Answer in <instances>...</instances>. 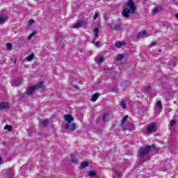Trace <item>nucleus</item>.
I'll use <instances>...</instances> for the list:
<instances>
[{
    "label": "nucleus",
    "instance_id": "obj_1",
    "mask_svg": "<svg viewBox=\"0 0 178 178\" xmlns=\"http://www.w3.org/2000/svg\"><path fill=\"white\" fill-rule=\"evenodd\" d=\"M154 149H155V145H152V146L149 145H147L145 147H140L137 154V156L139 159L138 160L139 163H144V162L147 161V159H143L144 156H146V155H148L149 152L154 151Z\"/></svg>",
    "mask_w": 178,
    "mask_h": 178
},
{
    "label": "nucleus",
    "instance_id": "obj_2",
    "mask_svg": "<svg viewBox=\"0 0 178 178\" xmlns=\"http://www.w3.org/2000/svg\"><path fill=\"white\" fill-rule=\"evenodd\" d=\"M126 6H129V8L127 7L125 8L122 10V15L124 17H130V15L136 12V6H134L133 0H129L128 2L126 3Z\"/></svg>",
    "mask_w": 178,
    "mask_h": 178
},
{
    "label": "nucleus",
    "instance_id": "obj_3",
    "mask_svg": "<svg viewBox=\"0 0 178 178\" xmlns=\"http://www.w3.org/2000/svg\"><path fill=\"white\" fill-rule=\"evenodd\" d=\"M127 119H129V115H125L122 120H121V127L123 130H129V131H133L134 130L135 127L134 124L131 122H127Z\"/></svg>",
    "mask_w": 178,
    "mask_h": 178
},
{
    "label": "nucleus",
    "instance_id": "obj_4",
    "mask_svg": "<svg viewBox=\"0 0 178 178\" xmlns=\"http://www.w3.org/2000/svg\"><path fill=\"white\" fill-rule=\"evenodd\" d=\"M154 130H156V123L152 122L147 127L146 133L149 134V133H152V131H154Z\"/></svg>",
    "mask_w": 178,
    "mask_h": 178
},
{
    "label": "nucleus",
    "instance_id": "obj_5",
    "mask_svg": "<svg viewBox=\"0 0 178 178\" xmlns=\"http://www.w3.org/2000/svg\"><path fill=\"white\" fill-rule=\"evenodd\" d=\"M22 83H23L22 78L18 77L11 82V86L12 87H19Z\"/></svg>",
    "mask_w": 178,
    "mask_h": 178
},
{
    "label": "nucleus",
    "instance_id": "obj_6",
    "mask_svg": "<svg viewBox=\"0 0 178 178\" xmlns=\"http://www.w3.org/2000/svg\"><path fill=\"white\" fill-rule=\"evenodd\" d=\"M65 129H66V130H70L71 131H74V130H76V124H73L72 122H67L65 125Z\"/></svg>",
    "mask_w": 178,
    "mask_h": 178
},
{
    "label": "nucleus",
    "instance_id": "obj_7",
    "mask_svg": "<svg viewBox=\"0 0 178 178\" xmlns=\"http://www.w3.org/2000/svg\"><path fill=\"white\" fill-rule=\"evenodd\" d=\"M64 119L68 123H72V122L74 120V118H73L70 114H65L64 115Z\"/></svg>",
    "mask_w": 178,
    "mask_h": 178
},
{
    "label": "nucleus",
    "instance_id": "obj_8",
    "mask_svg": "<svg viewBox=\"0 0 178 178\" xmlns=\"http://www.w3.org/2000/svg\"><path fill=\"white\" fill-rule=\"evenodd\" d=\"M122 23L121 22H118V23L114 24L113 29L115 31H119L122 30Z\"/></svg>",
    "mask_w": 178,
    "mask_h": 178
},
{
    "label": "nucleus",
    "instance_id": "obj_9",
    "mask_svg": "<svg viewBox=\"0 0 178 178\" xmlns=\"http://www.w3.org/2000/svg\"><path fill=\"white\" fill-rule=\"evenodd\" d=\"M33 88H35V90H42L44 88V82L38 83L36 85L33 86Z\"/></svg>",
    "mask_w": 178,
    "mask_h": 178
},
{
    "label": "nucleus",
    "instance_id": "obj_10",
    "mask_svg": "<svg viewBox=\"0 0 178 178\" xmlns=\"http://www.w3.org/2000/svg\"><path fill=\"white\" fill-rule=\"evenodd\" d=\"M84 26V21L81 20L78 23L73 25V29H79V27H83Z\"/></svg>",
    "mask_w": 178,
    "mask_h": 178
},
{
    "label": "nucleus",
    "instance_id": "obj_11",
    "mask_svg": "<svg viewBox=\"0 0 178 178\" xmlns=\"http://www.w3.org/2000/svg\"><path fill=\"white\" fill-rule=\"evenodd\" d=\"M99 93H95L91 99H90V101H92V102H95V101H97V99H98V98H99Z\"/></svg>",
    "mask_w": 178,
    "mask_h": 178
},
{
    "label": "nucleus",
    "instance_id": "obj_12",
    "mask_svg": "<svg viewBox=\"0 0 178 178\" xmlns=\"http://www.w3.org/2000/svg\"><path fill=\"white\" fill-rule=\"evenodd\" d=\"M145 35H147V31H143V32H140L137 34V38H144Z\"/></svg>",
    "mask_w": 178,
    "mask_h": 178
},
{
    "label": "nucleus",
    "instance_id": "obj_13",
    "mask_svg": "<svg viewBox=\"0 0 178 178\" xmlns=\"http://www.w3.org/2000/svg\"><path fill=\"white\" fill-rule=\"evenodd\" d=\"M92 44H94V45L97 47V48H99V47H102V44L101 43V42H95V38H94L92 40Z\"/></svg>",
    "mask_w": 178,
    "mask_h": 178
},
{
    "label": "nucleus",
    "instance_id": "obj_14",
    "mask_svg": "<svg viewBox=\"0 0 178 178\" xmlns=\"http://www.w3.org/2000/svg\"><path fill=\"white\" fill-rule=\"evenodd\" d=\"M8 20V17L3 15H0V24H2L4 22H6Z\"/></svg>",
    "mask_w": 178,
    "mask_h": 178
},
{
    "label": "nucleus",
    "instance_id": "obj_15",
    "mask_svg": "<svg viewBox=\"0 0 178 178\" xmlns=\"http://www.w3.org/2000/svg\"><path fill=\"white\" fill-rule=\"evenodd\" d=\"M7 108H9V104L3 102L0 104V110L6 109Z\"/></svg>",
    "mask_w": 178,
    "mask_h": 178
},
{
    "label": "nucleus",
    "instance_id": "obj_16",
    "mask_svg": "<svg viewBox=\"0 0 178 178\" xmlns=\"http://www.w3.org/2000/svg\"><path fill=\"white\" fill-rule=\"evenodd\" d=\"M34 91H35L34 86L29 88L27 90L28 95H31V94H33Z\"/></svg>",
    "mask_w": 178,
    "mask_h": 178
},
{
    "label": "nucleus",
    "instance_id": "obj_17",
    "mask_svg": "<svg viewBox=\"0 0 178 178\" xmlns=\"http://www.w3.org/2000/svg\"><path fill=\"white\" fill-rule=\"evenodd\" d=\"M88 166V162L83 161L81 163L80 169H84V168H87Z\"/></svg>",
    "mask_w": 178,
    "mask_h": 178
},
{
    "label": "nucleus",
    "instance_id": "obj_18",
    "mask_svg": "<svg viewBox=\"0 0 178 178\" xmlns=\"http://www.w3.org/2000/svg\"><path fill=\"white\" fill-rule=\"evenodd\" d=\"M124 44H125L124 42H117L115 43V47L116 48H120L121 47H123V45Z\"/></svg>",
    "mask_w": 178,
    "mask_h": 178
},
{
    "label": "nucleus",
    "instance_id": "obj_19",
    "mask_svg": "<svg viewBox=\"0 0 178 178\" xmlns=\"http://www.w3.org/2000/svg\"><path fill=\"white\" fill-rule=\"evenodd\" d=\"M33 59H34V54H31L26 57V60H28V62H31Z\"/></svg>",
    "mask_w": 178,
    "mask_h": 178
},
{
    "label": "nucleus",
    "instance_id": "obj_20",
    "mask_svg": "<svg viewBox=\"0 0 178 178\" xmlns=\"http://www.w3.org/2000/svg\"><path fill=\"white\" fill-rule=\"evenodd\" d=\"M126 104H127L126 100L122 99V100L121 101V102H120L121 108H122L123 109H126Z\"/></svg>",
    "mask_w": 178,
    "mask_h": 178
},
{
    "label": "nucleus",
    "instance_id": "obj_21",
    "mask_svg": "<svg viewBox=\"0 0 178 178\" xmlns=\"http://www.w3.org/2000/svg\"><path fill=\"white\" fill-rule=\"evenodd\" d=\"M41 124L44 126V127L48 126L49 124V121L48 120H43L41 122Z\"/></svg>",
    "mask_w": 178,
    "mask_h": 178
},
{
    "label": "nucleus",
    "instance_id": "obj_22",
    "mask_svg": "<svg viewBox=\"0 0 178 178\" xmlns=\"http://www.w3.org/2000/svg\"><path fill=\"white\" fill-rule=\"evenodd\" d=\"M88 175L90 177H94L95 176H97V172H95V171H90Z\"/></svg>",
    "mask_w": 178,
    "mask_h": 178
},
{
    "label": "nucleus",
    "instance_id": "obj_23",
    "mask_svg": "<svg viewBox=\"0 0 178 178\" xmlns=\"http://www.w3.org/2000/svg\"><path fill=\"white\" fill-rule=\"evenodd\" d=\"M62 38V35L58 33L56 35V42H59V40H60Z\"/></svg>",
    "mask_w": 178,
    "mask_h": 178
},
{
    "label": "nucleus",
    "instance_id": "obj_24",
    "mask_svg": "<svg viewBox=\"0 0 178 178\" xmlns=\"http://www.w3.org/2000/svg\"><path fill=\"white\" fill-rule=\"evenodd\" d=\"M124 58V56L123 54H118L116 57V60H122Z\"/></svg>",
    "mask_w": 178,
    "mask_h": 178
},
{
    "label": "nucleus",
    "instance_id": "obj_25",
    "mask_svg": "<svg viewBox=\"0 0 178 178\" xmlns=\"http://www.w3.org/2000/svg\"><path fill=\"white\" fill-rule=\"evenodd\" d=\"M71 159V162L72 163H77V159H76V158H74V156L72 155L70 157Z\"/></svg>",
    "mask_w": 178,
    "mask_h": 178
},
{
    "label": "nucleus",
    "instance_id": "obj_26",
    "mask_svg": "<svg viewBox=\"0 0 178 178\" xmlns=\"http://www.w3.org/2000/svg\"><path fill=\"white\" fill-rule=\"evenodd\" d=\"M114 173L117 175V177H122V172H119L118 170H114Z\"/></svg>",
    "mask_w": 178,
    "mask_h": 178
},
{
    "label": "nucleus",
    "instance_id": "obj_27",
    "mask_svg": "<svg viewBox=\"0 0 178 178\" xmlns=\"http://www.w3.org/2000/svg\"><path fill=\"white\" fill-rule=\"evenodd\" d=\"M156 108H159V109H162V103L161 102V101L157 102Z\"/></svg>",
    "mask_w": 178,
    "mask_h": 178
},
{
    "label": "nucleus",
    "instance_id": "obj_28",
    "mask_svg": "<svg viewBox=\"0 0 178 178\" xmlns=\"http://www.w3.org/2000/svg\"><path fill=\"white\" fill-rule=\"evenodd\" d=\"M4 129L8 130V131H12V127L10 125H6L4 127Z\"/></svg>",
    "mask_w": 178,
    "mask_h": 178
},
{
    "label": "nucleus",
    "instance_id": "obj_29",
    "mask_svg": "<svg viewBox=\"0 0 178 178\" xmlns=\"http://www.w3.org/2000/svg\"><path fill=\"white\" fill-rule=\"evenodd\" d=\"M127 84L126 83H122L121 84V88L122 90H123V91H124V90H126V88H127Z\"/></svg>",
    "mask_w": 178,
    "mask_h": 178
},
{
    "label": "nucleus",
    "instance_id": "obj_30",
    "mask_svg": "<svg viewBox=\"0 0 178 178\" xmlns=\"http://www.w3.org/2000/svg\"><path fill=\"white\" fill-rule=\"evenodd\" d=\"M98 16H99V13H98V11L95 12V16L93 17L94 20H97L98 19Z\"/></svg>",
    "mask_w": 178,
    "mask_h": 178
},
{
    "label": "nucleus",
    "instance_id": "obj_31",
    "mask_svg": "<svg viewBox=\"0 0 178 178\" xmlns=\"http://www.w3.org/2000/svg\"><path fill=\"white\" fill-rule=\"evenodd\" d=\"M6 47H7L8 51H9L10 49H12V44L11 43H7Z\"/></svg>",
    "mask_w": 178,
    "mask_h": 178
},
{
    "label": "nucleus",
    "instance_id": "obj_32",
    "mask_svg": "<svg viewBox=\"0 0 178 178\" xmlns=\"http://www.w3.org/2000/svg\"><path fill=\"white\" fill-rule=\"evenodd\" d=\"M175 124H176V121H175V120H171V121L170 122V126L171 127H173V126H175Z\"/></svg>",
    "mask_w": 178,
    "mask_h": 178
},
{
    "label": "nucleus",
    "instance_id": "obj_33",
    "mask_svg": "<svg viewBox=\"0 0 178 178\" xmlns=\"http://www.w3.org/2000/svg\"><path fill=\"white\" fill-rule=\"evenodd\" d=\"M159 12V8H154L152 10V13H158Z\"/></svg>",
    "mask_w": 178,
    "mask_h": 178
},
{
    "label": "nucleus",
    "instance_id": "obj_34",
    "mask_svg": "<svg viewBox=\"0 0 178 178\" xmlns=\"http://www.w3.org/2000/svg\"><path fill=\"white\" fill-rule=\"evenodd\" d=\"M32 24H34V20L33 19H30L28 22V26H31Z\"/></svg>",
    "mask_w": 178,
    "mask_h": 178
},
{
    "label": "nucleus",
    "instance_id": "obj_35",
    "mask_svg": "<svg viewBox=\"0 0 178 178\" xmlns=\"http://www.w3.org/2000/svg\"><path fill=\"white\" fill-rule=\"evenodd\" d=\"M94 33H95V34H99V29L98 28L95 27L94 29Z\"/></svg>",
    "mask_w": 178,
    "mask_h": 178
},
{
    "label": "nucleus",
    "instance_id": "obj_36",
    "mask_svg": "<svg viewBox=\"0 0 178 178\" xmlns=\"http://www.w3.org/2000/svg\"><path fill=\"white\" fill-rule=\"evenodd\" d=\"M104 60H105V59L104 58V57H99L98 59V61L101 63L102 62H104Z\"/></svg>",
    "mask_w": 178,
    "mask_h": 178
},
{
    "label": "nucleus",
    "instance_id": "obj_37",
    "mask_svg": "<svg viewBox=\"0 0 178 178\" xmlns=\"http://www.w3.org/2000/svg\"><path fill=\"white\" fill-rule=\"evenodd\" d=\"M151 90V86H148L145 88V91H149Z\"/></svg>",
    "mask_w": 178,
    "mask_h": 178
},
{
    "label": "nucleus",
    "instance_id": "obj_38",
    "mask_svg": "<svg viewBox=\"0 0 178 178\" xmlns=\"http://www.w3.org/2000/svg\"><path fill=\"white\" fill-rule=\"evenodd\" d=\"M155 45H156V42L155 41L152 42L150 44V47H155Z\"/></svg>",
    "mask_w": 178,
    "mask_h": 178
},
{
    "label": "nucleus",
    "instance_id": "obj_39",
    "mask_svg": "<svg viewBox=\"0 0 178 178\" xmlns=\"http://www.w3.org/2000/svg\"><path fill=\"white\" fill-rule=\"evenodd\" d=\"M103 122H106V114L103 115Z\"/></svg>",
    "mask_w": 178,
    "mask_h": 178
},
{
    "label": "nucleus",
    "instance_id": "obj_40",
    "mask_svg": "<svg viewBox=\"0 0 178 178\" xmlns=\"http://www.w3.org/2000/svg\"><path fill=\"white\" fill-rule=\"evenodd\" d=\"M98 35H99V33H95V40H97V38H98Z\"/></svg>",
    "mask_w": 178,
    "mask_h": 178
},
{
    "label": "nucleus",
    "instance_id": "obj_41",
    "mask_svg": "<svg viewBox=\"0 0 178 178\" xmlns=\"http://www.w3.org/2000/svg\"><path fill=\"white\" fill-rule=\"evenodd\" d=\"M31 38H33V35H30L28 37V40H31Z\"/></svg>",
    "mask_w": 178,
    "mask_h": 178
},
{
    "label": "nucleus",
    "instance_id": "obj_42",
    "mask_svg": "<svg viewBox=\"0 0 178 178\" xmlns=\"http://www.w3.org/2000/svg\"><path fill=\"white\" fill-rule=\"evenodd\" d=\"M74 88H75L76 90H79V86H74Z\"/></svg>",
    "mask_w": 178,
    "mask_h": 178
},
{
    "label": "nucleus",
    "instance_id": "obj_43",
    "mask_svg": "<svg viewBox=\"0 0 178 178\" xmlns=\"http://www.w3.org/2000/svg\"><path fill=\"white\" fill-rule=\"evenodd\" d=\"M31 35H32V37H33V35H35V32L32 33L31 34Z\"/></svg>",
    "mask_w": 178,
    "mask_h": 178
},
{
    "label": "nucleus",
    "instance_id": "obj_44",
    "mask_svg": "<svg viewBox=\"0 0 178 178\" xmlns=\"http://www.w3.org/2000/svg\"><path fill=\"white\" fill-rule=\"evenodd\" d=\"M2 163V159L0 158V165Z\"/></svg>",
    "mask_w": 178,
    "mask_h": 178
},
{
    "label": "nucleus",
    "instance_id": "obj_45",
    "mask_svg": "<svg viewBox=\"0 0 178 178\" xmlns=\"http://www.w3.org/2000/svg\"><path fill=\"white\" fill-rule=\"evenodd\" d=\"M159 52H162V49H159Z\"/></svg>",
    "mask_w": 178,
    "mask_h": 178
},
{
    "label": "nucleus",
    "instance_id": "obj_46",
    "mask_svg": "<svg viewBox=\"0 0 178 178\" xmlns=\"http://www.w3.org/2000/svg\"><path fill=\"white\" fill-rule=\"evenodd\" d=\"M16 62H17V60H14V63H16Z\"/></svg>",
    "mask_w": 178,
    "mask_h": 178
}]
</instances>
